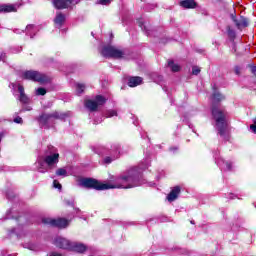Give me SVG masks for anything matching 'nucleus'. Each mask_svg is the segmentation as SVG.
Masks as SVG:
<instances>
[{"mask_svg": "<svg viewBox=\"0 0 256 256\" xmlns=\"http://www.w3.org/2000/svg\"><path fill=\"white\" fill-rule=\"evenodd\" d=\"M46 93H47V90L45 88L40 87L36 90V95H46Z\"/></svg>", "mask_w": 256, "mask_h": 256, "instance_id": "28", "label": "nucleus"}, {"mask_svg": "<svg viewBox=\"0 0 256 256\" xmlns=\"http://www.w3.org/2000/svg\"><path fill=\"white\" fill-rule=\"evenodd\" d=\"M56 175L58 177H67V170H65L64 168H59L58 170H56Z\"/></svg>", "mask_w": 256, "mask_h": 256, "instance_id": "24", "label": "nucleus"}, {"mask_svg": "<svg viewBox=\"0 0 256 256\" xmlns=\"http://www.w3.org/2000/svg\"><path fill=\"white\" fill-rule=\"evenodd\" d=\"M111 3V0H100V5H109Z\"/></svg>", "mask_w": 256, "mask_h": 256, "instance_id": "33", "label": "nucleus"}, {"mask_svg": "<svg viewBox=\"0 0 256 256\" xmlns=\"http://www.w3.org/2000/svg\"><path fill=\"white\" fill-rule=\"evenodd\" d=\"M251 71H252L253 75H255V77H256V66L252 67Z\"/></svg>", "mask_w": 256, "mask_h": 256, "instance_id": "36", "label": "nucleus"}, {"mask_svg": "<svg viewBox=\"0 0 256 256\" xmlns=\"http://www.w3.org/2000/svg\"><path fill=\"white\" fill-rule=\"evenodd\" d=\"M247 25H249V21L246 18H242L238 23L239 27H247Z\"/></svg>", "mask_w": 256, "mask_h": 256, "instance_id": "26", "label": "nucleus"}, {"mask_svg": "<svg viewBox=\"0 0 256 256\" xmlns=\"http://www.w3.org/2000/svg\"><path fill=\"white\" fill-rule=\"evenodd\" d=\"M104 103H107V99L102 95H97L95 100H86L85 107L90 111H95L98 107H101Z\"/></svg>", "mask_w": 256, "mask_h": 256, "instance_id": "9", "label": "nucleus"}, {"mask_svg": "<svg viewBox=\"0 0 256 256\" xmlns=\"http://www.w3.org/2000/svg\"><path fill=\"white\" fill-rule=\"evenodd\" d=\"M80 2L81 0H53V5L56 9H69Z\"/></svg>", "mask_w": 256, "mask_h": 256, "instance_id": "10", "label": "nucleus"}, {"mask_svg": "<svg viewBox=\"0 0 256 256\" xmlns=\"http://www.w3.org/2000/svg\"><path fill=\"white\" fill-rule=\"evenodd\" d=\"M224 97L221 95V93L219 92H214L213 96H212V101L213 103H217L219 101H223Z\"/></svg>", "mask_w": 256, "mask_h": 256, "instance_id": "22", "label": "nucleus"}, {"mask_svg": "<svg viewBox=\"0 0 256 256\" xmlns=\"http://www.w3.org/2000/svg\"><path fill=\"white\" fill-rule=\"evenodd\" d=\"M15 33H21V31H19V30H15Z\"/></svg>", "mask_w": 256, "mask_h": 256, "instance_id": "38", "label": "nucleus"}, {"mask_svg": "<svg viewBox=\"0 0 256 256\" xmlns=\"http://www.w3.org/2000/svg\"><path fill=\"white\" fill-rule=\"evenodd\" d=\"M53 187H54V189H60L61 190V183H59V181H57V180H54L53 181Z\"/></svg>", "mask_w": 256, "mask_h": 256, "instance_id": "31", "label": "nucleus"}, {"mask_svg": "<svg viewBox=\"0 0 256 256\" xmlns=\"http://www.w3.org/2000/svg\"><path fill=\"white\" fill-rule=\"evenodd\" d=\"M100 53L102 57L106 59H123V57H125V51L119 50L113 46H104Z\"/></svg>", "mask_w": 256, "mask_h": 256, "instance_id": "6", "label": "nucleus"}, {"mask_svg": "<svg viewBox=\"0 0 256 256\" xmlns=\"http://www.w3.org/2000/svg\"><path fill=\"white\" fill-rule=\"evenodd\" d=\"M121 147L119 146V144H114L111 146V149H107L104 146H99L97 147L94 151L95 153H97L98 155H109L108 157L104 158L103 163L105 165H109L110 163H113V161H115V159H119V155H120V150Z\"/></svg>", "mask_w": 256, "mask_h": 256, "instance_id": "4", "label": "nucleus"}, {"mask_svg": "<svg viewBox=\"0 0 256 256\" xmlns=\"http://www.w3.org/2000/svg\"><path fill=\"white\" fill-rule=\"evenodd\" d=\"M180 7H183V9H195L197 7V2H195V0H182L180 2Z\"/></svg>", "mask_w": 256, "mask_h": 256, "instance_id": "17", "label": "nucleus"}, {"mask_svg": "<svg viewBox=\"0 0 256 256\" xmlns=\"http://www.w3.org/2000/svg\"><path fill=\"white\" fill-rule=\"evenodd\" d=\"M94 123L97 124V123H99V122L95 121Z\"/></svg>", "mask_w": 256, "mask_h": 256, "instance_id": "41", "label": "nucleus"}, {"mask_svg": "<svg viewBox=\"0 0 256 256\" xmlns=\"http://www.w3.org/2000/svg\"><path fill=\"white\" fill-rule=\"evenodd\" d=\"M141 83H143V78L139 76L131 77L128 80L129 87H137V85H141Z\"/></svg>", "mask_w": 256, "mask_h": 256, "instance_id": "18", "label": "nucleus"}, {"mask_svg": "<svg viewBox=\"0 0 256 256\" xmlns=\"http://www.w3.org/2000/svg\"><path fill=\"white\" fill-rule=\"evenodd\" d=\"M192 73H193L194 75L200 74V73H201V68H200V67H197V66H194V67L192 68Z\"/></svg>", "mask_w": 256, "mask_h": 256, "instance_id": "30", "label": "nucleus"}, {"mask_svg": "<svg viewBox=\"0 0 256 256\" xmlns=\"http://www.w3.org/2000/svg\"><path fill=\"white\" fill-rule=\"evenodd\" d=\"M54 23L57 25V27H61L65 23V15L61 12L57 13Z\"/></svg>", "mask_w": 256, "mask_h": 256, "instance_id": "19", "label": "nucleus"}, {"mask_svg": "<svg viewBox=\"0 0 256 256\" xmlns=\"http://www.w3.org/2000/svg\"><path fill=\"white\" fill-rule=\"evenodd\" d=\"M25 249H29L30 251H39V246L36 244H25Z\"/></svg>", "mask_w": 256, "mask_h": 256, "instance_id": "23", "label": "nucleus"}, {"mask_svg": "<svg viewBox=\"0 0 256 256\" xmlns=\"http://www.w3.org/2000/svg\"><path fill=\"white\" fill-rule=\"evenodd\" d=\"M85 91V85L84 84H76V93L77 95H81Z\"/></svg>", "mask_w": 256, "mask_h": 256, "instance_id": "25", "label": "nucleus"}, {"mask_svg": "<svg viewBox=\"0 0 256 256\" xmlns=\"http://www.w3.org/2000/svg\"><path fill=\"white\" fill-rule=\"evenodd\" d=\"M212 118L215 121V129L218 135L225 141H229V122L227 121V111L219 105H212Z\"/></svg>", "mask_w": 256, "mask_h": 256, "instance_id": "2", "label": "nucleus"}, {"mask_svg": "<svg viewBox=\"0 0 256 256\" xmlns=\"http://www.w3.org/2000/svg\"><path fill=\"white\" fill-rule=\"evenodd\" d=\"M70 251H75L76 253H85V251H87V246L81 243L72 242Z\"/></svg>", "mask_w": 256, "mask_h": 256, "instance_id": "13", "label": "nucleus"}, {"mask_svg": "<svg viewBox=\"0 0 256 256\" xmlns=\"http://www.w3.org/2000/svg\"><path fill=\"white\" fill-rule=\"evenodd\" d=\"M18 93H20V96L18 97L20 103H23V104L29 103V97L25 95V88L21 84L18 85Z\"/></svg>", "mask_w": 256, "mask_h": 256, "instance_id": "15", "label": "nucleus"}, {"mask_svg": "<svg viewBox=\"0 0 256 256\" xmlns=\"http://www.w3.org/2000/svg\"><path fill=\"white\" fill-rule=\"evenodd\" d=\"M35 33H37V27H35L34 25L26 26V35H29V37H31V39H33Z\"/></svg>", "mask_w": 256, "mask_h": 256, "instance_id": "20", "label": "nucleus"}, {"mask_svg": "<svg viewBox=\"0 0 256 256\" xmlns=\"http://www.w3.org/2000/svg\"><path fill=\"white\" fill-rule=\"evenodd\" d=\"M22 79H28L29 81H36L37 83H47V76L41 74L38 71L28 70L22 73Z\"/></svg>", "mask_w": 256, "mask_h": 256, "instance_id": "7", "label": "nucleus"}, {"mask_svg": "<svg viewBox=\"0 0 256 256\" xmlns=\"http://www.w3.org/2000/svg\"><path fill=\"white\" fill-rule=\"evenodd\" d=\"M59 163V154L57 153V148L49 145L44 152V155H39L36 166L39 173H47L51 165H56Z\"/></svg>", "mask_w": 256, "mask_h": 256, "instance_id": "3", "label": "nucleus"}, {"mask_svg": "<svg viewBox=\"0 0 256 256\" xmlns=\"http://www.w3.org/2000/svg\"><path fill=\"white\" fill-rule=\"evenodd\" d=\"M105 115L107 118L117 117V112L115 110H108Z\"/></svg>", "mask_w": 256, "mask_h": 256, "instance_id": "27", "label": "nucleus"}, {"mask_svg": "<svg viewBox=\"0 0 256 256\" xmlns=\"http://www.w3.org/2000/svg\"><path fill=\"white\" fill-rule=\"evenodd\" d=\"M145 164H140L139 168L134 167L128 170L117 178L115 184H102L99 181L92 178H83L80 180V185L86 187V189H96V191H105L107 189H132V187H139L143 185V175L141 170L148 169L151 161L146 159Z\"/></svg>", "mask_w": 256, "mask_h": 256, "instance_id": "1", "label": "nucleus"}, {"mask_svg": "<svg viewBox=\"0 0 256 256\" xmlns=\"http://www.w3.org/2000/svg\"><path fill=\"white\" fill-rule=\"evenodd\" d=\"M214 159L218 167H220L221 171H231L232 165L230 162L223 160V158H219V155L214 154Z\"/></svg>", "mask_w": 256, "mask_h": 256, "instance_id": "11", "label": "nucleus"}, {"mask_svg": "<svg viewBox=\"0 0 256 256\" xmlns=\"http://www.w3.org/2000/svg\"><path fill=\"white\" fill-rule=\"evenodd\" d=\"M7 197H8V199H11V196H9V194H7Z\"/></svg>", "mask_w": 256, "mask_h": 256, "instance_id": "39", "label": "nucleus"}, {"mask_svg": "<svg viewBox=\"0 0 256 256\" xmlns=\"http://www.w3.org/2000/svg\"><path fill=\"white\" fill-rule=\"evenodd\" d=\"M168 67H170L171 71H173L174 73H177L181 69V67L178 64H175L173 60L168 61Z\"/></svg>", "mask_w": 256, "mask_h": 256, "instance_id": "21", "label": "nucleus"}, {"mask_svg": "<svg viewBox=\"0 0 256 256\" xmlns=\"http://www.w3.org/2000/svg\"><path fill=\"white\" fill-rule=\"evenodd\" d=\"M179 193H181V187H179V186L174 187L171 190V192L168 194L167 200L170 202L175 201V199H177V197H179Z\"/></svg>", "mask_w": 256, "mask_h": 256, "instance_id": "16", "label": "nucleus"}, {"mask_svg": "<svg viewBox=\"0 0 256 256\" xmlns=\"http://www.w3.org/2000/svg\"><path fill=\"white\" fill-rule=\"evenodd\" d=\"M250 129L253 133H256V119H254V124L250 125Z\"/></svg>", "mask_w": 256, "mask_h": 256, "instance_id": "32", "label": "nucleus"}, {"mask_svg": "<svg viewBox=\"0 0 256 256\" xmlns=\"http://www.w3.org/2000/svg\"><path fill=\"white\" fill-rule=\"evenodd\" d=\"M12 233H15V229L12 230Z\"/></svg>", "mask_w": 256, "mask_h": 256, "instance_id": "40", "label": "nucleus"}, {"mask_svg": "<svg viewBox=\"0 0 256 256\" xmlns=\"http://www.w3.org/2000/svg\"><path fill=\"white\" fill-rule=\"evenodd\" d=\"M19 6L17 4H7L0 6V13H13L17 11Z\"/></svg>", "mask_w": 256, "mask_h": 256, "instance_id": "14", "label": "nucleus"}, {"mask_svg": "<svg viewBox=\"0 0 256 256\" xmlns=\"http://www.w3.org/2000/svg\"><path fill=\"white\" fill-rule=\"evenodd\" d=\"M134 125H137V123H136V122H134Z\"/></svg>", "mask_w": 256, "mask_h": 256, "instance_id": "42", "label": "nucleus"}, {"mask_svg": "<svg viewBox=\"0 0 256 256\" xmlns=\"http://www.w3.org/2000/svg\"><path fill=\"white\" fill-rule=\"evenodd\" d=\"M42 223L44 225H50V227H58V229H65V227L69 226V220L65 218H43Z\"/></svg>", "mask_w": 256, "mask_h": 256, "instance_id": "8", "label": "nucleus"}, {"mask_svg": "<svg viewBox=\"0 0 256 256\" xmlns=\"http://www.w3.org/2000/svg\"><path fill=\"white\" fill-rule=\"evenodd\" d=\"M235 31L233 30V29H231V28H228V37L230 38V39H235Z\"/></svg>", "mask_w": 256, "mask_h": 256, "instance_id": "29", "label": "nucleus"}, {"mask_svg": "<svg viewBox=\"0 0 256 256\" xmlns=\"http://www.w3.org/2000/svg\"><path fill=\"white\" fill-rule=\"evenodd\" d=\"M67 117H71V112H58L54 111L52 113H44L39 117V123L45 129H49L53 125V119H59L60 121H65Z\"/></svg>", "mask_w": 256, "mask_h": 256, "instance_id": "5", "label": "nucleus"}, {"mask_svg": "<svg viewBox=\"0 0 256 256\" xmlns=\"http://www.w3.org/2000/svg\"><path fill=\"white\" fill-rule=\"evenodd\" d=\"M54 245L59 247V249H71L72 242L65 238L56 237L54 239Z\"/></svg>", "mask_w": 256, "mask_h": 256, "instance_id": "12", "label": "nucleus"}, {"mask_svg": "<svg viewBox=\"0 0 256 256\" xmlns=\"http://www.w3.org/2000/svg\"><path fill=\"white\" fill-rule=\"evenodd\" d=\"M5 59H6V55H5V53H0V61H3V62H5Z\"/></svg>", "mask_w": 256, "mask_h": 256, "instance_id": "35", "label": "nucleus"}, {"mask_svg": "<svg viewBox=\"0 0 256 256\" xmlns=\"http://www.w3.org/2000/svg\"><path fill=\"white\" fill-rule=\"evenodd\" d=\"M230 199H235V194H230Z\"/></svg>", "mask_w": 256, "mask_h": 256, "instance_id": "37", "label": "nucleus"}, {"mask_svg": "<svg viewBox=\"0 0 256 256\" xmlns=\"http://www.w3.org/2000/svg\"><path fill=\"white\" fill-rule=\"evenodd\" d=\"M14 123H23V118H21V117H16L15 119H14Z\"/></svg>", "mask_w": 256, "mask_h": 256, "instance_id": "34", "label": "nucleus"}]
</instances>
